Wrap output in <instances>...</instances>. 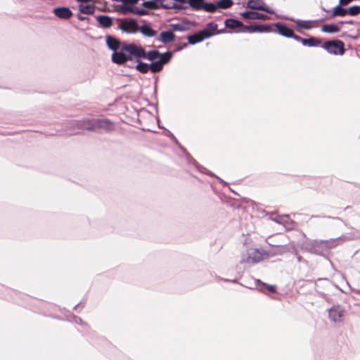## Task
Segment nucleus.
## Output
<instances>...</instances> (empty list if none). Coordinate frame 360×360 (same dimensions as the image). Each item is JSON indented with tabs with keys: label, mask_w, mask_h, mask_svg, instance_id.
Here are the masks:
<instances>
[{
	"label": "nucleus",
	"mask_w": 360,
	"mask_h": 360,
	"mask_svg": "<svg viewBox=\"0 0 360 360\" xmlns=\"http://www.w3.org/2000/svg\"><path fill=\"white\" fill-rule=\"evenodd\" d=\"M105 38L108 47L114 51L111 56V60L114 63L122 65L129 60H131V56L127 53L124 47L126 45H135V44L121 42L118 39L111 35H107Z\"/></svg>",
	"instance_id": "1"
},
{
	"label": "nucleus",
	"mask_w": 360,
	"mask_h": 360,
	"mask_svg": "<svg viewBox=\"0 0 360 360\" xmlns=\"http://www.w3.org/2000/svg\"><path fill=\"white\" fill-rule=\"evenodd\" d=\"M78 130H75L70 134H79V129H86L89 131H98L103 129L106 131H112L115 129V124L109 119H84L77 121L75 124Z\"/></svg>",
	"instance_id": "2"
},
{
	"label": "nucleus",
	"mask_w": 360,
	"mask_h": 360,
	"mask_svg": "<svg viewBox=\"0 0 360 360\" xmlns=\"http://www.w3.org/2000/svg\"><path fill=\"white\" fill-rule=\"evenodd\" d=\"M266 259V251L259 248H248L240 255V263L250 266Z\"/></svg>",
	"instance_id": "3"
},
{
	"label": "nucleus",
	"mask_w": 360,
	"mask_h": 360,
	"mask_svg": "<svg viewBox=\"0 0 360 360\" xmlns=\"http://www.w3.org/2000/svg\"><path fill=\"white\" fill-rule=\"evenodd\" d=\"M127 53H129L132 57L138 59L147 58L148 60L153 62L159 60L160 53L157 50L149 51L147 53L141 45H126L124 47Z\"/></svg>",
	"instance_id": "4"
},
{
	"label": "nucleus",
	"mask_w": 360,
	"mask_h": 360,
	"mask_svg": "<svg viewBox=\"0 0 360 360\" xmlns=\"http://www.w3.org/2000/svg\"><path fill=\"white\" fill-rule=\"evenodd\" d=\"M304 248L310 252L323 255L328 252L323 240H314L306 242Z\"/></svg>",
	"instance_id": "5"
},
{
	"label": "nucleus",
	"mask_w": 360,
	"mask_h": 360,
	"mask_svg": "<svg viewBox=\"0 0 360 360\" xmlns=\"http://www.w3.org/2000/svg\"><path fill=\"white\" fill-rule=\"evenodd\" d=\"M321 47L329 53L334 55H342L345 53L344 43L340 40L327 41Z\"/></svg>",
	"instance_id": "6"
},
{
	"label": "nucleus",
	"mask_w": 360,
	"mask_h": 360,
	"mask_svg": "<svg viewBox=\"0 0 360 360\" xmlns=\"http://www.w3.org/2000/svg\"><path fill=\"white\" fill-rule=\"evenodd\" d=\"M121 21V23L118 25V29L125 33H136L139 30V25L136 20L126 18L117 19Z\"/></svg>",
	"instance_id": "7"
},
{
	"label": "nucleus",
	"mask_w": 360,
	"mask_h": 360,
	"mask_svg": "<svg viewBox=\"0 0 360 360\" xmlns=\"http://www.w3.org/2000/svg\"><path fill=\"white\" fill-rule=\"evenodd\" d=\"M345 310L341 305H334L328 309V316L331 321L340 323L343 321Z\"/></svg>",
	"instance_id": "8"
},
{
	"label": "nucleus",
	"mask_w": 360,
	"mask_h": 360,
	"mask_svg": "<svg viewBox=\"0 0 360 360\" xmlns=\"http://www.w3.org/2000/svg\"><path fill=\"white\" fill-rule=\"evenodd\" d=\"M213 35V33L209 32L206 29L200 30L199 32L188 37V41L190 44H195L208 39Z\"/></svg>",
	"instance_id": "9"
},
{
	"label": "nucleus",
	"mask_w": 360,
	"mask_h": 360,
	"mask_svg": "<svg viewBox=\"0 0 360 360\" xmlns=\"http://www.w3.org/2000/svg\"><path fill=\"white\" fill-rule=\"evenodd\" d=\"M247 8L252 10L264 11L270 14L274 13V10L266 6L263 0H248Z\"/></svg>",
	"instance_id": "10"
},
{
	"label": "nucleus",
	"mask_w": 360,
	"mask_h": 360,
	"mask_svg": "<svg viewBox=\"0 0 360 360\" xmlns=\"http://www.w3.org/2000/svg\"><path fill=\"white\" fill-rule=\"evenodd\" d=\"M353 238L348 237L346 236H341L336 238H330L328 240H325L324 243L326 244L328 250L329 251L330 249L335 248V247L342 244L343 243L352 240Z\"/></svg>",
	"instance_id": "11"
},
{
	"label": "nucleus",
	"mask_w": 360,
	"mask_h": 360,
	"mask_svg": "<svg viewBox=\"0 0 360 360\" xmlns=\"http://www.w3.org/2000/svg\"><path fill=\"white\" fill-rule=\"evenodd\" d=\"M186 159L189 164H193L198 169V170L200 171V172L206 174L211 176H214L215 178H217L218 179V181L221 184H222L224 185L226 184V183L223 179H221L219 176L214 175L212 172L208 171L206 168L200 166L198 164V162L194 159H193L188 154H186Z\"/></svg>",
	"instance_id": "12"
},
{
	"label": "nucleus",
	"mask_w": 360,
	"mask_h": 360,
	"mask_svg": "<svg viewBox=\"0 0 360 360\" xmlns=\"http://www.w3.org/2000/svg\"><path fill=\"white\" fill-rule=\"evenodd\" d=\"M271 219L278 224L283 225L286 229L290 230L293 228V221L288 215H277L275 217H271Z\"/></svg>",
	"instance_id": "13"
},
{
	"label": "nucleus",
	"mask_w": 360,
	"mask_h": 360,
	"mask_svg": "<svg viewBox=\"0 0 360 360\" xmlns=\"http://www.w3.org/2000/svg\"><path fill=\"white\" fill-rule=\"evenodd\" d=\"M53 12L58 18L65 20L69 19L73 14L69 8L64 6L55 8Z\"/></svg>",
	"instance_id": "14"
},
{
	"label": "nucleus",
	"mask_w": 360,
	"mask_h": 360,
	"mask_svg": "<svg viewBox=\"0 0 360 360\" xmlns=\"http://www.w3.org/2000/svg\"><path fill=\"white\" fill-rule=\"evenodd\" d=\"M240 15L247 20H265L267 18L266 15L255 11H245L241 13Z\"/></svg>",
	"instance_id": "15"
},
{
	"label": "nucleus",
	"mask_w": 360,
	"mask_h": 360,
	"mask_svg": "<svg viewBox=\"0 0 360 360\" xmlns=\"http://www.w3.org/2000/svg\"><path fill=\"white\" fill-rule=\"evenodd\" d=\"M96 18L102 28H109L113 25L112 18L108 15H99Z\"/></svg>",
	"instance_id": "16"
},
{
	"label": "nucleus",
	"mask_w": 360,
	"mask_h": 360,
	"mask_svg": "<svg viewBox=\"0 0 360 360\" xmlns=\"http://www.w3.org/2000/svg\"><path fill=\"white\" fill-rule=\"evenodd\" d=\"M275 27H276L278 33L285 37L290 38L291 36H292V30H291L290 27L286 26L284 24H282L281 22H277L275 24Z\"/></svg>",
	"instance_id": "17"
},
{
	"label": "nucleus",
	"mask_w": 360,
	"mask_h": 360,
	"mask_svg": "<svg viewBox=\"0 0 360 360\" xmlns=\"http://www.w3.org/2000/svg\"><path fill=\"white\" fill-rule=\"evenodd\" d=\"M292 21L297 27L304 30H310L313 27L310 24L312 22H316L318 20H302L299 19L290 18Z\"/></svg>",
	"instance_id": "18"
},
{
	"label": "nucleus",
	"mask_w": 360,
	"mask_h": 360,
	"mask_svg": "<svg viewBox=\"0 0 360 360\" xmlns=\"http://www.w3.org/2000/svg\"><path fill=\"white\" fill-rule=\"evenodd\" d=\"M266 251V258H269L270 257H273L275 255H281L285 252H287L288 251V248L287 245H277L275 247V248L272 249L271 250Z\"/></svg>",
	"instance_id": "19"
},
{
	"label": "nucleus",
	"mask_w": 360,
	"mask_h": 360,
	"mask_svg": "<svg viewBox=\"0 0 360 360\" xmlns=\"http://www.w3.org/2000/svg\"><path fill=\"white\" fill-rule=\"evenodd\" d=\"M121 12L124 15L133 13L139 15H145L148 14L147 10L137 7H127L124 9H122Z\"/></svg>",
	"instance_id": "20"
},
{
	"label": "nucleus",
	"mask_w": 360,
	"mask_h": 360,
	"mask_svg": "<svg viewBox=\"0 0 360 360\" xmlns=\"http://www.w3.org/2000/svg\"><path fill=\"white\" fill-rule=\"evenodd\" d=\"M139 30L143 36L147 37H153L157 34V32L147 24L139 27Z\"/></svg>",
	"instance_id": "21"
},
{
	"label": "nucleus",
	"mask_w": 360,
	"mask_h": 360,
	"mask_svg": "<svg viewBox=\"0 0 360 360\" xmlns=\"http://www.w3.org/2000/svg\"><path fill=\"white\" fill-rule=\"evenodd\" d=\"M175 35L170 31H162L160 34V41L163 44H168L174 41Z\"/></svg>",
	"instance_id": "22"
},
{
	"label": "nucleus",
	"mask_w": 360,
	"mask_h": 360,
	"mask_svg": "<svg viewBox=\"0 0 360 360\" xmlns=\"http://www.w3.org/2000/svg\"><path fill=\"white\" fill-rule=\"evenodd\" d=\"M342 6L343 5H340L339 3V5L333 8L330 18H333L336 16L344 17L347 15V8H344Z\"/></svg>",
	"instance_id": "23"
},
{
	"label": "nucleus",
	"mask_w": 360,
	"mask_h": 360,
	"mask_svg": "<svg viewBox=\"0 0 360 360\" xmlns=\"http://www.w3.org/2000/svg\"><path fill=\"white\" fill-rule=\"evenodd\" d=\"M224 24L226 27L230 29L238 28L240 30L241 26H243V22L241 21L233 18L226 19Z\"/></svg>",
	"instance_id": "24"
},
{
	"label": "nucleus",
	"mask_w": 360,
	"mask_h": 360,
	"mask_svg": "<svg viewBox=\"0 0 360 360\" xmlns=\"http://www.w3.org/2000/svg\"><path fill=\"white\" fill-rule=\"evenodd\" d=\"M321 31L323 32L328 33V34H334L337 33L340 31V27L338 26V25L331 23V24H326L323 25L321 27Z\"/></svg>",
	"instance_id": "25"
},
{
	"label": "nucleus",
	"mask_w": 360,
	"mask_h": 360,
	"mask_svg": "<svg viewBox=\"0 0 360 360\" xmlns=\"http://www.w3.org/2000/svg\"><path fill=\"white\" fill-rule=\"evenodd\" d=\"M80 13L84 14H93L95 12L96 6L94 5H83L80 4L78 7Z\"/></svg>",
	"instance_id": "26"
},
{
	"label": "nucleus",
	"mask_w": 360,
	"mask_h": 360,
	"mask_svg": "<svg viewBox=\"0 0 360 360\" xmlns=\"http://www.w3.org/2000/svg\"><path fill=\"white\" fill-rule=\"evenodd\" d=\"M138 63L136 65V69L142 74H146L150 70V67L148 63H143L140 59L136 58Z\"/></svg>",
	"instance_id": "27"
},
{
	"label": "nucleus",
	"mask_w": 360,
	"mask_h": 360,
	"mask_svg": "<svg viewBox=\"0 0 360 360\" xmlns=\"http://www.w3.org/2000/svg\"><path fill=\"white\" fill-rule=\"evenodd\" d=\"M321 44V41L318 39H316L313 37H309V39H304L303 41V46H319Z\"/></svg>",
	"instance_id": "28"
},
{
	"label": "nucleus",
	"mask_w": 360,
	"mask_h": 360,
	"mask_svg": "<svg viewBox=\"0 0 360 360\" xmlns=\"http://www.w3.org/2000/svg\"><path fill=\"white\" fill-rule=\"evenodd\" d=\"M149 67H150V70L152 72L156 73V72H158L162 70V69L163 68V64L162 63V62L160 60H158L156 61H153L149 65Z\"/></svg>",
	"instance_id": "29"
},
{
	"label": "nucleus",
	"mask_w": 360,
	"mask_h": 360,
	"mask_svg": "<svg viewBox=\"0 0 360 360\" xmlns=\"http://www.w3.org/2000/svg\"><path fill=\"white\" fill-rule=\"evenodd\" d=\"M204 0H188L190 6L195 11H200L202 9Z\"/></svg>",
	"instance_id": "30"
},
{
	"label": "nucleus",
	"mask_w": 360,
	"mask_h": 360,
	"mask_svg": "<svg viewBox=\"0 0 360 360\" xmlns=\"http://www.w3.org/2000/svg\"><path fill=\"white\" fill-rule=\"evenodd\" d=\"M233 4L232 0H219L216 2V6L217 8L226 9L231 7Z\"/></svg>",
	"instance_id": "31"
},
{
	"label": "nucleus",
	"mask_w": 360,
	"mask_h": 360,
	"mask_svg": "<svg viewBox=\"0 0 360 360\" xmlns=\"http://www.w3.org/2000/svg\"><path fill=\"white\" fill-rule=\"evenodd\" d=\"M217 8L216 6V3L213 2H205L203 4L202 9L203 11L208 13H214L217 11Z\"/></svg>",
	"instance_id": "32"
},
{
	"label": "nucleus",
	"mask_w": 360,
	"mask_h": 360,
	"mask_svg": "<svg viewBox=\"0 0 360 360\" xmlns=\"http://www.w3.org/2000/svg\"><path fill=\"white\" fill-rule=\"evenodd\" d=\"M271 30L269 25H254V32H269Z\"/></svg>",
	"instance_id": "33"
},
{
	"label": "nucleus",
	"mask_w": 360,
	"mask_h": 360,
	"mask_svg": "<svg viewBox=\"0 0 360 360\" xmlns=\"http://www.w3.org/2000/svg\"><path fill=\"white\" fill-rule=\"evenodd\" d=\"M172 57V53L171 51H167L164 53H160L159 60L164 65V64L167 63L171 60Z\"/></svg>",
	"instance_id": "34"
},
{
	"label": "nucleus",
	"mask_w": 360,
	"mask_h": 360,
	"mask_svg": "<svg viewBox=\"0 0 360 360\" xmlns=\"http://www.w3.org/2000/svg\"><path fill=\"white\" fill-rule=\"evenodd\" d=\"M254 282H255L256 288L259 292H265V290H266V285H267L266 283H265L262 282V281H260L259 279H257V278L254 280Z\"/></svg>",
	"instance_id": "35"
},
{
	"label": "nucleus",
	"mask_w": 360,
	"mask_h": 360,
	"mask_svg": "<svg viewBox=\"0 0 360 360\" xmlns=\"http://www.w3.org/2000/svg\"><path fill=\"white\" fill-rule=\"evenodd\" d=\"M172 27L174 31L184 32L188 30V27L183 23L172 24Z\"/></svg>",
	"instance_id": "36"
},
{
	"label": "nucleus",
	"mask_w": 360,
	"mask_h": 360,
	"mask_svg": "<svg viewBox=\"0 0 360 360\" xmlns=\"http://www.w3.org/2000/svg\"><path fill=\"white\" fill-rule=\"evenodd\" d=\"M347 15L354 16L360 13V6H353L347 9Z\"/></svg>",
	"instance_id": "37"
},
{
	"label": "nucleus",
	"mask_w": 360,
	"mask_h": 360,
	"mask_svg": "<svg viewBox=\"0 0 360 360\" xmlns=\"http://www.w3.org/2000/svg\"><path fill=\"white\" fill-rule=\"evenodd\" d=\"M139 0H123V5L121 7L120 11L122 9H124L127 7H133V6L139 2Z\"/></svg>",
	"instance_id": "38"
},
{
	"label": "nucleus",
	"mask_w": 360,
	"mask_h": 360,
	"mask_svg": "<svg viewBox=\"0 0 360 360\" xmlns=\"http://www.w3.org/2000/svg\"><path fill=\"white\" fill-rule=\"evenodd\" d=\"M238 32H243V33H253L254 32V25H244L243 24V26H241L240 30H238L237 31Z\"/></svg>",
	"instance_id": "39"
},
{
	"label": "nucleus",
	"mask_w": 360,
	"mask_h": 360,
	"mask_svg": "<svg viewBox=\"0 0 360 360\" xmlns=\"http://www.w3.org/2000/svg\"><path fill=\"white\" fill-rule=\"evenodd\" d=\"M143 6L146 8H149V9H155V8H158V6H157V4L155 3V1H146L143 3Z\"/></svg>",
	"instance_id": "40"
},
{
	"label": "nucleus",
	"mask_w": 360,
	"mask_h": 360,
	"mask_svg": "<svg viewBox=\"0 0 360 360\" xmlns=\"http://www.w3.org/2000/svg\"><path fill=\"white\" fill-rule=\"evenodd\" d=\"M217 27L218 26L216 23L211 22L207 25L206 30L214 34V32H215L217 30Z\"/></svg>",
	"instance_id": "41"
},
{
	"label": "nucleus",
	"mask_w": 360,
	"mask_h": 360,
	"mask_svg": "<svg viewBox=\"0 0 360 360\" xmlns=\"http://www.w3.org/2000/svg\"><path fill=\"white\" fill-rule=\"evenodd\" d=\"M162 7L164 8H167V9H170V8H180V5H177L175 3H172L171 4H162Z\"/></svg>",
	"instance_id": "42"
},
{
	"label": "nucleus",
	"mask_w": 360,
	"mask_h": 360,
	"mask_svg": "<svg viewBox=\"0 0 360 360\" xmlns=\"http://www.w3.org/2000/svg\"><path fill=\"white\" fill-rule=\"evenodd\" d=\"M290 38L294 39L295 41L301 42L303 44L304 38H302L301 37L295 34L294 32H292V36H291Z\"/></svg>",
	"instance_id": "43"
},
{
	"label": "nucleus",
	"mask_w": 360,
	"mask_h": 360,
	"mask_svg": "<svg viewBox=\"0 0 360 360\" xmlns=\"http://www.w3.org/2000/svg\"><path fill=\"white\" fill-rule=\"evenodd\" d=\"M266 290H268L271 293H275L276 292V288L274 285H266Z\"/></svg>",
	"instance_id": "44"
},
{
	"label": "nucleus",
	"mask_w": 360,
	"mask_h": 360,
	"mask_svg": "<svg viewBox=\"0 0 360 360\" xmlns=\"http://www.w3.org/2000/svg\"><path fill=\"white\" fill-rule=\"evenodd\" d=\"M77 18L81 20V21H85V20H89V18L86 17V16H84V15H82L80 14H78L77 15Z\"/></svg>",
	"instance_id": "45"
},
{
	"label": "nucleus",
	"mask_w": 360,
	"mask_h": 360,
	"mask_svg": "<svg viewBox=\"0 0 360 360\" xmlns=\"http://www.w3.org/2000/svg\"><path fill=\"white\" fill-rule=\"evenodd\" d=\"M75 322L77 323H82V319L80 318L75 317Z\"/></svg>",
	"instance_id": "46"
},
{
	"label": "nucleus",
	"mask_w": 360,
	"mask_h": 360,
	"mask_svg": "<svg viewBox=\"0 0 360 360\" xmlns=\"http://www.w3.org/2000/svg\"><path fill=\"white\" fill-rule=\"evenodd\" d=\"M92 1L93 0H77V1H78V2H84V3L90 2Z\"/></svg>",
	"instance_id": "47"
},
{
	"label": "nucleus",
	"mask_w": 360,
	"mask_h": 360,
	"mask_svg": "<svg viewBox=\"0 0 360 360\" xmlns=\"http://www.w3.org/2000/svg\"><path fill=\"white\" fill-rule=\"evenodd\" d=\"M224 281H226V282H231V283H236L237 282V281L235 280V279L234 280L224 279Z\"/></svg>",
	"instance_id": "48"
},
{
	"label": "nucleus",
	"mask_w": 360,
	"mask_h": 360,
	"mask_svg": "<svg viewBox=\"0 0 360 360\" xmlns=\"http://www.w3.org/2000/svg\"><path fill=\"white\" fill-rule=\"evenodd\" d=\"M169 133L170 136H171L173 139H174V140L176 141V139H175L174 136L171 132H169Z\"/></svg>",
	"instance_id": "49"
},
{
	"label": "nucleus",
	"mask_w": 360,
	"mask_h": 360,
	"mask_svg": "<svg viewBox=\"0 0 360 360\" xmlns=\"http://www.w3.org/2000/svg\"><path fill=\"white\" fill-rule=\"evenodd\" d=\"M333 219H337V220H340V219L339 217H333Z\"/></svg>",
	"instance_id": "50"
},
{
	"label": "nucleus",
	"mask_w": 360,
	"mask_h": 360,
	"mask_svg": "<svg viewBox=\"0 0 360 360\" xmlns=\"http://www.w3.org/2000/svg\"><path fill=\"white\" fill-rule=\"evenodd\" d=\"M347 23H349V24H352L353 23V21L352 20H350V21H348L347 22Z\"/></svg>",
	"instance_id": "51"
},
{
	"label": "nucleus",
	"mask_w": 360,
	"mask_h": 360,
	"mask_svg": "<svg viewBox=\"0 0 360 360\" xmlns=\"http://www.w3.org/2000/svg\"><path fill=\"white\" fill-rule=\"evenodd\" d=\"M343 23H345L344 21H340V22H338V24H341V25L343 24Z\"/></svg>",
	"instance_id": "52"
},
{
	"label": "nucleus",
	"mask_w": 360,
	"mask_h": 360,
	"mask_svg": "<svg viewBox=\"0 0 360 360\" xmlns=\"http://www.w3.org/2000/svg\"><path fill=\"white\" fill-rule=\"evenodd\" d=\"M297 259H298V261L300 262V259H301V257H297Z\"/></svg>",
	"instance_id": "53"
},
{
	"label": "nucleus",
	"mask_w": 360,
	"mask_h": 360,
	"mask_svg": "<svg viewBox=\"0 0 360 360\" xmlns=\"http://www.w3.org/2000/svg\"><path fill=\"white\" fill-rule=\"evenodd\" d=\"M78 307V304L75 306L74 309H76V308Z\"/></svg>",
	"instance_id": "54"
},
{
	"label": "nucleus",
	"mask_w": 360,
	"mask_h": 360,
	"mask_svg": "<svg viewBox=\"0 0 360 360\" xmlns=\"http://www.w3.org/2000/svg\"><path fill=\"white\" fill-rule=\"evenodd\" d=\"M312 217H319V216L315 215V216H312Z\"/></svg>",
	"instance_id": "55"
}]
</instances>
